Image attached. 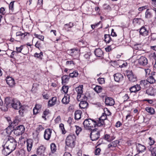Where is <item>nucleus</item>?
<instances>
[{"label":"nucleus","mask_w":156,"mask_h":156,"mask_svg":"<svg viewBox=\"0 0 156 156\" xmlns=\"http://www.w3.org/2000/svg\"><path fill=\"white\" fill-rule=\"evenodd\" d=\"M82 112L80 110H77L75 112V119L76 120H78L81 118Z\"/></svg>","instance_id":"393cba45"},{"label":"nucleus","mask_w":156,"mask_h":156,"mask_svg":"<svg viewBox=\"0 0 156 156\" xmlns=\"http://www.w3.org/2000/svg\"><path fill=\"white\" fill-rule=\"evenodd\" d=\"M88 105V103L85 101H81L79 104V106L81 108H86Z\"/></svg>","instance_id":"bb28decb"},{"label":"nucleus","mask_w":156,"mask_h":156,"mask_svg":"<svg viewBox=\"0 0 156 156\" xmlns=\"http://www.w3.org/2000/svg\"><path fill=\"white\" fill-rule=\"evenodd\" d=\"M5 9L3 7H2L0 9V12L1 13H2V14L4 15L5 13Z\"/></svg>","instance_id":"0e129e2a"},{"label":"nucleus","mask_w":156,"mask_h":156,"mask_svg":"<svg viewBox=\"0 0 156 156\" xmlns=\"http://www.w3.org/2000/svg\"><path fill=\"white\" fill-rule=\"evenodd\" d=\"M97 80L99 83L101 84H104L105 83V79L103 78H99Z\"/></svg>","instance_id":"09e8293b"},{"label":"nucleus","mask_w":156,"mask_h":156,"mask_svg":"<svg viewBox=\"0 0 156 156\" xmlns=\"http://www.w3.org/2000/svg\"><path fill=\"white\" fill-rule=\"evenodd\" d=\"M33 145V142L31 140L29 139L27 142V150L28 151H30Z\"/></svg>","instance_id":"b1692460"},{"label":"nucleus","mask_w":156,"mask_h":156,"mask_svg":"<svg viewBox=\"0 0 156 156\" xmlns=\"http://www.w3.org/2000/svg\"><path fill=\"white\" fill-rule=\"evenodd\" d=\"M83 85H81L78 86L75 88V90L77 94L76 99L78 101H80V99L81 97V95L83 93Z\"/></svg>","instance_id":"0eeeda50"},{"label":"nucleus","mask_w":156,"mask_h":156,"mask_svg":"<svg viewBox=\"0 0 156 156\" xmlns=\"http://www.w3.org/2000/svg\"><path fill=\"white\" fill-rule=\"evenodd\" d=\"M141 89L140 85L138 84H136L129 88V90L131 92H136Z\"/></svg>","instance_id":"dca6fc26"},{"label":"nucleus","mask_w":156,"mask_h":156,"mask_svg":"<svg viewBox=\"0 0 156 156\" xmlns=\"http://www.w3.org/2000/svg\"><path fill=\"white\" fill-rule=\"evenodd\" d=\"M52 130L50 129H46L44 132V138L46 140H49L51 136Z\"/></svg>","instance_id":"1a4fd4ad"},{"label":"nucleus","mask_w":156,"mask_h":156,"mask_svg":"<svg viewBox=\"0 0 156 156\" xmlns=\"http://www.w3.org/2000/svg\"><path fill=\"white\" fill-rule=\"evenodd\" d=\"M60 116L59 115L55 119V122L56 123H58L60 121Z\"/></svg>","instance_id":"052dcab7"},{"label":"nucleus","mask_w":156,"mask_h":156,"mask_svg":"<svg viewBox=\"0 0 156 156\" xmlns=\"http://www.w3.org/2000/svg\"><path fill=\"white\" fill-rule=\"evenodd\" d=\"M49 110H46L43 112V115L42 116V118L44 119L45 120H46L45 117L46 115H48L49 113Z\"/></svg>","instance_id":"37998d69"},{"label":"nucleus","mask_w":156,"mask_h":156,"mask_svg":"<svg viewBox=\"0 0 156 156\" xmlns=\"http://www.w3.org/2000/svg\"><path fill=\"white\" fill-rule=\"evenodd\" d=\"M91 56V54L89 53H87L84 55V58L87 59H89Z\"/></svg>","instance_id":"6e6d98bb"},{"label":"nucleus","mask_w":156,"mask_h":156,"mask_svg":"<svg viewBox=\"0 0 156 156\" xmlns=\"http://www.w3.org/2000/svg\"><path fill=\"white\" fill-rule=\"evenodd\" d=\"M69 88L68 86H63L62 87V89L63 91L66 94L68 92Z\"/></svg>","instance_id":"de8ad7c7"},{"label":"nucleus","mask_w":156,"mask_h":156,"mask_svg":"<svg viewBox=\"0 0 156 156\" xmlns=\"http://www.w3.org/2000/svg\"><path fill=\"white\" fill-rule=\"evenodd\" d=\"M45 148L43 146H41L37 149V154L38 155L40 156L44 155Z\"/></svg>","instance_id":"9d476101"},{"label":"nucleus","mask_w":156,"mask_h":156,"mask_svg":"<svg viewBox=\"0 0 156 156\" xmlns=\"http://www.w3.org/2000/svg\"><path fill=\"white\" fill-rule=\"evenodd\" d=\"M104 37L105 41L106 43H109L112 41V39L109 34H105Z\"/></svg>","instance_id":"7c9ffc66"},{"label":"nucleus","mask_w":156,"mask_h":156,"mask_svg":"<svg viewBox=\"0 0 156 156\" xmlns=\"http://www.w3.org/2000/svg\"><path fill=\"white\" fill-rule=\"evenodd\" d=\"M66 64L67 65H71L73 64V65L75 64L74 62L72 61H67L66 62Z\"/></svg>","instance_id":"774afa93"},{"label":"nucleus","mask_w":156,"mask_h":156,"mask_svg":"<svg viewBox=\"0 0 156 156\" xmlns=\"http://www.w3.org/2000/svg\"><path fill=\"white\" fill-rule=\"evenodd\" d=\"M29 35V33L28 32H25L24 33H22L21 36V37H19L20 40H22L26 36Z\"/></svg>","instance_id":"a18cd8bd"},{"label":"nucleus","mask_w":156,"mask_h":156,"mask_svg":"<svg viewBox=\"0 0 156 156\" xmlns=\"http://www.w3.org/2000/svg\"><path fill=\"white\" fill-rule=\"evenodd\" d=\"M70 77L69 75H65L62 77V84L66 83L68 82Z\"/></svg>","instance_id":"a878e982"},{"label":"nucleus","mask_w":156,"mask_h":156,"mask_svg":"<svg viewBox=\"0 0 156 156\" xmlns=\"http://www.w3.org/2000/svg\"><path fill=\"white\" fill-rule=\"evenodd\" d=\"M156 75L154 74L151 76H150L147 78V80L149 83L152 84L155 82L156 80L155 79Z\"/></svg>","instance_id":"f3484780"},{"label":"nucleus","mask_w":156,"mask_h":156,"mask_svg":"<svg viewBox=\"0 0 156 156\" xmlns=\"http://www.w3.org/2000/svg\"><path fill=\"white\" fill-rule=\"evenodd\" d=\"M96 121L90 119H86L83 122L84 127L87 129L92 130V128L96 126Z\"/></svg>","instance_id":"20e7f679"},{"label":"nucleus","mask_w":156,"mask_h":156,"mask_svg":"<svg viewBox=\"0 0 156 156\" xmlns=\"http://www.w3.org/2000/svg\"><path fill=\"white\" fill-rule=\"evenodd\" d=\"M149 144L150 146H151L154 144L155 141L151 137H149Z\"/></svg>","instance_id":"3c124183"},{"label":"nucleus","mask_w":156,"mask_h":156,"mask_svg":"<svg viewBox=\"0 0 156 156\" xmlns=\"http://www.w3.org/2000/svg\"><path fill=\"white\" fill-rule=\"evenodd\" d=\"M5 141V144L2 145V152L5 155H7L15 150L16 147L17 142L12 137L10 136L6 138Z\"/></svg>","instance_id":"f257e3e1"},{"label":"nucleus","mask_w":156,"mask_h":156,"mask_svg":"<svg viewBox=\"0 0 156 156\" xmlns=\"http://www.w3.org/2000/svg\"><path fill=\"white\" fill-rule=\"evenodd\" d=\"M146 93L149 95L154 96V93L153 89L152 87H150L146 90Z\"/></svg>","instance_id":"cd10ccee"},{"label":"nucleus","mask_w":156,"mask_h":156,"mask_svg":"<svg viewBox=\"0 0 156 156\" xmlns=\"http://www.w3.org/2000/svg\"><path fill=\"white\" fill-rule=\"evenodd\" d=\"M76 139V137L74 135H68L67 136L66 140V146L65 148L68 149L69 147L72 149L74 147L75 145V141Z\"/></svg>","instance_id":"7ed1b4c3"},{"label":"nucleus","mask_w":156,"mask_h":156,"mask_svg":"<svg viewBox=\"0 0 156 156\" xmlns=\"http://www.w3.org/2000/svg\"><path fill=\"white\" fill-rule=\"evenodd\" d=\"M94 54L96 56L101 57L102 56L103 52L100 49L97 48L94 51Z\"/></svg>","instance_id":"5701e85b"},{"label":"nucleus","mask_w":156,"mask_h":156,"mask_svg":"<svg viewBox=\"0 0 156 156\" xmlns=\"http://www.w3.org/2000/svg\"><path fill=\"white\" fill-rule=\"evenodd\" d=\"M68 51L72 56H75L79 54V51L77 48H74L69 50Z\"/></svg>","instance_id":"6ab92c4d"},{"label":"nucleus","mask_w":156,"mask_h":156,"mask_svg":"<svg viewBox=\"0 0 156 156\" xmlns=\"http://www.w3.org/2000/svg\"><path fill=\"white\" fill-rule=\"evenodd\" d=\"M51 150L52 153L55 152L56 150V146L54 143H52L51 144Z\"/></svg>","instance_id":"e433bc0d"},{"label":"nucleus","mask_w":156,"mask_h":156,"mask_svg":"<svg viewBox=\"0 0 156 156\" xmlns=\"http://www.w3.org/2000/svg\"><path fill=\"white\" fill-rule=\"evenodd\" d=\"M23 107H21L20 108V109L19 110V114L20 115H23Z\"/></svg>","instance_id":"bf43d9fd"},{"label":"nucleus","mask_w":156,"mask_h":156,"mask_svg":"<svg viewBox=\"0 0 156 156\" xmlns=\"http://www.w3.org/2000/svg\"><path fill=\"white\" fill-rule=\"evenodd\" d=\"M126 76L130 81L134 82L136 80V76H134L132 71H128L127 72Z\"/></svg>","instance_id":"6e6552de"},{"label":"nucleus","mask_w":156,"mask_h":156,"mask_svg":"<svg viewBox=\"0 0 156 156\" xmlns=\"http://www.w3.org/2000/svg\"><path fill=\"white\" fill-rule=\"evenodd\" d=\"M59 126L62 130V133L63 134H65L66 133V131L65 129L64 124L62 123H61L59 124Z\"/></svg>","instance_id":"49530a36"},{"label":"nucleus","mask_w":156,"mask_h":156,"mask_svg":"<svg viewBox=\"0 0 156 156\" xmlns=\"http://www.w3.org/2000/svg\"><path fill=\"white\" fill-rule=\"evenodd\" d=\"M79 75L78 72L76 71H74L73 73H70L69 75L72 78L77 77Z\"/></svg>","instance_id":"58836bf2"},{"label":"nucleus","mask_w":156,"mask_h":156,"mask_svg":"<svg viewBox=\"0 0 156 156\" xmlns=\"http://www.w3.org/2000/svg\"><path fill=\"white\" fill-rule=\"evenodd\" d=\"M149 150L151 152V154L153 156H154V155L156 154V146L151 147Z\"/></svg>","instance_id":"f704fd0d"},{"label":"nucleus","mask_w":156,"mask_h":156,"mask_svg":"<svg viewBox=\"0 0 156 156\" xmlns=\"http://www.w3.org/2000/svg\"><path fill=\"white\" fill-rule=\"evenodd\" d=\"M34 35L36 37L38 38L41 41H43L44 37V36L36 34H34Z\"/></svg>","instance_id":"c03bdc74"},{"label":"nucleus","mask_w":156,"mask_h":156,"mask_svg":"<svg viewBox=\"0 0 156 156\" xmlns=\"http://www.w3.org/2000/svg\"><path fill=\"white\" fill-rule=\"evenodd\" d=\"M22 49V46H21L20 47L18 48L16 47V51L17 52H20L21 51Z\"/></svg>","instance_id":"338daca9"},{"label":"nucleus","mask_w":156,"mask_h":156,"mask_svg":"<svg viewBox=\"0 0 156 156\" xmlns=\"http://www.w3.org/2000/svg\"><path fill=\"white\" fill-rule=\"evenodd\" d=\"M5 104L6 105V107L2 110L5 111H7L8 108H13L15 109H18L21 107V103L20 101L16 99H12L10 98H5Z\"/></svg>","instance_id":"f03ea898"},{"label":"nucleus","mask_w":156,"mask_h":156,"mask_svg":"<svg viewBox=\"0 0 156 156\" xmlns=\"http://www.w3.org/2000/svg\"><path fill=\"white\" fill-rule=\"evenodd\" d=\"M105 102L107 105L112 106L115 104V101L112 98L109 97L106 98Z\"/></svg>","instance_id":"4468645a"},{"label":"nucleus","mask_w":156,"mask_h":156,"mask_svg":"<svg viewBox=\"0 0 156 156\" xmlns=\"http://www.w3.org/2000/svg\"><path fill=\"white\" fill-rule=\"evenodd\" d=\"M139 85H140L141 88L145 89L149 86L150 84L147 80H142L140 81Z\"/></svg>","instance_id":"2eb2a0df"},{"label":"nucleus","mask_w":156,"mask_h":156,"mask_svg":"<svg viewBox=\"0 0 156 156\" xmlns=\"http://www.w3.org/2000/svg\"><path fill=\"white\" fill-rule=\"evenodd\" d=\"M6 83L10 87H13L15 85L14 79L10 77H7L6 79Z\"/></svg>","instance_id":"ddd939ff"},{"label":"nucleus","mask_w":156,"mask_h":156,"mask_svg":"<svg viewBox=\"0 0 156 156\" xmlns=\"http://www.w3.org/2000/svg\"><path fill=\"white\" fill-rule=\"evenodd\" d=\"M105 50L106 51L109 52L112 50L111 46H109L105 48Z\"/></svg>","instance_id":"69168bd1"},{"label":"nucleus","mask_w":156,"mask_h":156,"mask_svg":"<svg viewBox=\"0 0 156 156\" xmlns=\"http://www.w3.org/2000/svg\"><path fill=\"white\" fill-rule=\"evenodd\" d=\"M41 107V105L39 104H36L35 106V108L39 110Z\"/></svg>","instance_id":"e2e57ef3"},{"label":"nucleus","mask_w":156,"mask_h":156,"mask_svg":"<svg viewBox=\"0 0 156 156\" xmlns=\"http://www.w3.org/2000/svg\"><path fill=\"white\" fill-rule=\"evenodd\" d=\"M145 109L151 115L154 114V110L153 108L147 107Z\"/></svg>","instance_id":"473e14b6"},{"label":"nucleus","mask_w":156,"mask_h":156,"mask_svg":"<svg viewBox=\"0 0 156 156\" xmlns=\"http://www.w3.org/2000/svg\"><path fill=\"white\" fill-rule=\"evenodd\" d=\"M136 147L137 151L139 153L144 152L146 149V147L144 145L139 143L136 144Z\"/></svg>","instance_id":"a211bd4d"},{"label":"nucleus","mask_w":156,"mask_h":156,"mask_svg":"<svg viewBox=\"0 0 156 156\" xmlns=\"http://www.w3.org/2000/svg\"><path fill=\"white\" fill-rule=\"evenodd\" d=\"M14 1L11 2L9 4V8L10 10H11L12 11H13L14 9H13V6H14Z\"/></svg>","instance_id":"603ef678"},{"label":"nucleus","mask_w":156,"mask_h":156,"mask_svg":"<svg viewBox=\"0 0 156 156\" xmlns=\"http://www.w3.org/2000/svg\"><path fill=\"white\" fill-rule=\"evenodd\" d=\"M25 128L23 125H20L16 127L13 129V133L16 136L22 135L25 132Z\"/></svg>","instance_id":"39448f33"},{"label":"nucleus","mask_w":156,"mask_h":156,"mask_svg":"<svg viewBox=\"0 0 156 156\" xmlns=\"http://www.w3.org/2000/svg\"><path fill=\"white\" fill-rule=\"evenodd\" d=\"M75 127L76 128V134L78 135L80 133L82 129L81 127L78 126H75Z\"/></svg>","instance_id":"79ce46f5"},{"label":"nucleus","mask_w":156,"mask_h":156,"mask_svg":"<svg viewBox=\"0 0 156 156\" xmlns=\"http://www.w3.org/2000/svg\"><path fill=\"white\" fill-rule=\"evenodd\" d=\"M13 129H14L12 127L9 126L4 130V131L7 133V135H9L11 134L12 132H13Z\"/></svg>","instance_id":"c85d7f7f"},{"label":"nucleus","mask_w":156,"mask_h":156,"mask_svg":"<svg viewBox=\"0 0 156 156\" xmlns=\"http://www.w3.org/2000/svg\"><path fill=\"white\" fill-rule=\"evenodd\" d=\"M152 15L149 9H147L145 13V18L149 19L151 18Z\"/></svg>","instance_id":"c756f323"},{"label":"nucleus","mask_w":156,"mask_h":156,"mask_svg":"<svg viewBox=\"0 0 156 156\" xmlns=\"http://www.w3.org/2000/svg\"><path fill=\"white\" fill-rule=\"evenodd\" d=\"M148 30H147L146 28L144 27H143L141 28L140 30V34L144 36H145L148 35Z\"/></svg>","instance_id":"aec40b11"},{"label":"nucleus","mask_w":156,"mask_h":156,"mask_svg":"<svg viewBox=\"0 0 156 156\" xmlns=\"http://www.w3.org/2000/svg\"><path fill=\"white\" fill-rule=\"evenodd\" d=\"M96 126H101L105 124L104 121L99 118L98 122H96Z\"/></svg>","instance_id":"c9c22d12"},{"label":"nucleus","mask_w":156,"mask_h":156,"mask_svg":"<svg viewBox=\"0 0 156 156\" xmlns=\"http://www.w3.org/2000/svg\"><path fill=\"white\" fill-rule=\"evenodd\" d=\"M74 26V24L73 23L70 22L68 24H65V27L69 26V28H71Z\"/></svg>","instance_id":"4d7b16f0"},{"label":"nucleus","mask_w":156,"mask_h":156,"mask_svg":"<svg viewBox=\"0 0 156 156\" xmlns=\"http://www.w3.org/2000/svg\"><path fill=\"white\" fill-rule=\"evenodd\" d=\"M70 96L69 95L67 94L65 95L64 97L62 98V102L65 104H67L70 101Z\"/></svg>","instance_id":"4be33fe9"},{"label":"nucleus","mask_w":156,"mask_h":156,"mask_svg":"<svg viewBox=\"0 0 156 156\" xmlns=\"http://www.w3.org/2000/svg\"><path fill=\"white\" fill-rule=\"evenodd\" d=\"M138 62L141 65L145 66L148 63L147 59L145 57L141 56L138 60Z\"/></svg>","instance_id":"f8f14e48"},{"label":"nucleus","mask_w":156,"mask_h":156,"mask_svg":"<svg viewBox=\"0 0 156 156\" xmlns=\"http://www.w3.org/2000/svg\"><path fill=\"white\" fill-rule=\"evenodd\" d=\"M94 90L97 93H99L101 92L102 89L101 87L98 86H96L94 88Z\"/></svg>","instance_id":"4c0bfd02"},{"label":"nucleus","mask_w":156,"mask_h":156,"mask_svg":"<svg viewBox=\"0 0 156 156\" xmlns=\"http://www.w3.org/2000/svg\"><path fill=\"white\" fill-rule=\"evenodd\" d=\"M114 77L115 80L118 82L122 81L123 79V75L119 73H117L114 74Z\"/></svg>","instance_id":"9b49d317"},{"label":"nucleus","mask_w":156,"mask_h":156,"mask_svg":"<svg viewBox=\"0 0 156 156\" xmlns=\"http://www.w3.org/2000/svg\"><path fill=\"white\" fill-rule=\"evenodd\" d=\"M57 98L56 97H53L48 102V106L52 107L56 103Z\"/></svg>","instance_id":"412c9836"},{"label":"nucleus","mask_w":156,"mask_h":156,"mask_svg":"<svg viewBox=\"0 0 156 156\" xmlns=\"http://www.w3.org/2000/svg\"><path fill=\"white\" fill-rule=\"evenodd\" d=\"M41 43L40 42L37 41L35 44V46L36 48L39 49V48L41 47Z\"/></svg>","instance_id":"680f3d73"},{"label":"nucleus","mask_w":156,"mask_h":156,"mask_svg":"<svg viewBox=\"0 0 156 156\" xmlns=\"http://www.w3.org/2000/svg\"><path fill=\"white\" fill-rule=\"evenodd\" d=\"M100 132L96 129H93L91 130L90 137L92 141H95L100 137Z\"/></svg>","instance_id":"423d86ee"},{"label":"nucleus","mask_w":156,"mask_h":156,"mask_svg":"<svg viewBox=\"0 0 156 156\" xmlns=\"http://www.w3.org/2000/svg\"><path fill=\"white\" fill-rule=\"evenodd\" d=\"M99 118L104 121L107 119V115L105 113H103Z\"/></svg>","instance_id":"864d4df0"},{"label":"nucleus","mask_w":156,"mask_h":156,"mask_svg":"<svg viewBox=\"0 0 156 156\" xmlns=\"http://www.w3.org/2000/svg\"><path fill=\"white\" fill-rule=\"evenodd\" d=\"M19 122V120L18 119V118L16 117L15 119L13 120L12 123L16 125V124H17Z\"/></svg>","instance_id":"13d9d810"},{"label":"nucleus","mask_w":156,"mask_h":156,"mask_svg":"<svg viewBox=\"0 0 156 156\" xmlns=\"http://www.w3.org/2000/svg\"><path fill=\"white\" fill-rule=\"evenodd\" d=\"M118 143L117 140H115L112 142L108 145V147L110 148L111 147H115L117 146Z\"/></svg>","instance_id":"72a5a7b5"},{"label":"nucleus","mask_w":156,"mask_h":156,"mask_svg":"<svg viewBox=\"0 0 156 156\" xmlns=\"http://www.w3.org/2000/svg\"><path fill=\"white\" fill-rule=\"evenodd\" d=\"M104 138L107 141L110 142L114 140L115 137L106 134L104 136Z\"/></svg>","instance_id":"2f4dec72"},{"label":"nucleus","mask_w":156,"mask_h":156,"mask_svg":"<svg viewBox=\"0 0 156 156\" xmlns=\"http://www.w3.org/2000/svg\"><path fill=\"white\" fill-rule=\"evenodd\" d=\"M87 98L84 94H82L81 95V97L80 99V101H87Z\"/></svg>","instance_id":"8fccbe9b"},{"label":"nucleus","mask_w":156,"mask_h":156,"mask_svg":"<svg viewBox=\"0 0 156 156\" xmlns=\"http://www.w3.org/2000/svg\"><path fill=\"white\" fill-rule=\"evenodd\" d=\"M101 151V149L98 148L96 149L94 153L96 155H99L100 154V152Z\"/></svg>","instance_id":"5fc2aeb1"},{"label":"nucleus","mask_w":156,"mask_h":156,"mask_svg":"<svg viewBox=\"0 0 156 156\" xmlns=\"http://www.w3.org/2000/svg\"><path fill=\"white\" fill-rule=\"evenodd\" d=\"M43 56V53L42 52H40V53H36L34 54V56L35 57H37L41 60L42 59Z\"/></svg>","instance_id":"a19ab883"},{"label":"nucleus","mask_w":156,"mask_h":156,"mask_svg":"<svg viewBox=\"0 0 156 156\" xmlns=\"http://www.w3.org/2000/svg\"><path fill=\"white\" fill-rule=\"evenodd\" d=\"M44 129V127L41 125H39L37 126L36 131L37 133H39L43 130Z\"/></svg>","instance_id":"ea45409f"}]
</instances>
